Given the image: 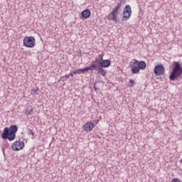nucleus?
Listing matches in <instances>:
<instances>
[{"label":"nucleus","mask_w":182,"mask_h":182,"mask_svg":"<svg viewBox=\"0 0 182 182\" xmlns=\"http://www.w3.org/2000/svg\"><path fill=\"white\" fill-rule=\"evenodd\" d=\"M182 67L178 61L172 62V71L169 75L170 80H178L181 77Z\"/></svg>","instance_id":"nucleus-1"},{"label":"nucleus","mask_w":182,"mask_h":182,"mask_svg":"<svg viewBox=\"0 0 182 182\" xmlns=\"http://www.w3.org/2000/svg\"><path fill=\"white\" fill-rule=\"evenodd\" d=\"M23 45L26 48H34L36 45V41L35 37L33 36H26L23 38Z\"/></svg>","instance_id":"nucleus-2"},{"label":"nucleus","mask_w":182,"mask_h":182,"mask_svg":"<svg viewBox=\"0 0 182 182\" xmlns=\"http://www.w3.org/2000/svg\"><path fill=\"white\" fill-rule=\"evenodd\" d=\"M1 138L3 139V140H9V141H12L13 140H15V137L10 132L9 128L8 127H5L4 129V131L1 134Z\"/></svg>","instance_id":"nucleus-3"},{"label":"nucleus","mask_w":182,"mask_h":182,"mask_svg":"<svg viewBox=\"0 0 182 182\" xmlns=\"http://www.w3.org/2000/svg\"><path fill=\"white\" fill-rule=\"evenodd\" d=\"M130 16H132V7L128 4L124 9L122 21H129Z\"/></svg>","instance_id":"nucleus-4"},{"label":"nucleus","mask_w":182,"mask_h":182,"mask_svg":"<svg viewBox=\"0 0 182 182\" xmlns=\"http://www.w3.org/2000/svg\"><path fill=\"white\" fill-rule=\"evenodd\" d=\"M164 72H166V68L163 64L156 65L154 70V73L156 76H161V75H164Z\"/></svg>","instance_id":"nucleus-5"},{"label":"nucleus","mask_w":182,"mask_h":182,"mask_svg":"<svg viewBox=\"0 0 182 182\" xmlns=\"http://www.w3.org/2000/svg\"><path fill=\"white\" fill-rule=\"evenodd\" d=\"M25 147V143L23 141H15L11 146L12 150L14 151H19V150H22Z\"/></svg>","instance_id":"nucleus-6"},{"label":"nucleus","mask_w":182,"mask_h":182,"mask_svg":"<svg viewBox=\"0 0 182 182\" xmlns=\"http://www.w3.org/2000/svg\"><path fill=\"white\" fill-rule=\"evenodd\" d=\"M134 65H136L139 70H144L146 69L147 64L144 61H139L137 60H134Z\"/></svg>","instance_id":"nucleus-7"},{"label":"nucleus","mask_w":182,"mask_h":182,"mask_svg":"<svg viewBox=\"0 0 182 182\" xmlns=\"http://www.w3.org/2000/svg\"><path fill=\"white\" fill-rule=\"evenodd\" d=\"M119 14L115 13V11H112L108 16L107 19L108 21H113L114 22H117V16Z\"/></svg>","instance_id":"nucleus-8"},{"label":"nucleus","mask_w":182,"mask_h":182,"mask_svg":"<svg viewBox=\"0 0 182 182\" xmlns=\"http://www.w3.org/2000/svg\"><path fill=\"white\" fill-rule=\"evenodd\" d=\"M93 127H95V125L92 122H87L84 124L83 126V130L84 132H92L93 130Z\"/></svg>","instance_id":"nucleus-9"},{"label":"nucleus","mask_w":182,"mask_h":182,"mask_svg":"<svg viewBox=\"0 0 182 182\" xmlns=\"http://www.w3.org/2000/svg\"><path fill=\"white\" fill-rule=\"evenodd\" d=\"M131 72L134 75H136L137 73H140V69L137 66V65H134V62L132 63V65H131Z\"/></svg>","instance_id":"nucleus-10"},{"label":"nucleus","mask_w":182,"mask_h":182,"mask_svg":"<svg viewBox=\"0 0 182 182\" xmlns=\"http://www.w3.org/2000/svg\"><path fill=\"white\" fill-rule=\"evenodd\" d=\"M90 15H92V13L88 9L82 11L81 13V16L84 18V19H87V18H90Z\"/></svg>","instance_id":"nucleus-11"},{"label":"nucleus","mask_w":182,"mask_h":182,"mask_svg":"<svg viewBox=\"0 0 182 182\" xmlns=\"http://www.w3.org/2000/svg\"><path fill=\"white\" fill-rule=\"evenodd\" d=\"M97 69V65L92 63V65L89 67H85V68H82L83 72H89V70H96Z\"/></svg>","instance_id":"nucleus-12"},{"label":"nucleus","mask_w":182,"mask_h":182,"mask_svg":"<svg viewBox=\"0 0 182 182\" xmlns=\"http://www.w3.org/2000/svg\"><path fill=\"white\" fill-rule=\"evenodd\" d=\"M9 130L10 131L11 134L14 136V139H16V135L15 134V133L18 132V127L16 125H11L9 128Z\"/></svg>","instance_id":"nucleus-13"},{"label":"nucleus","mask_w":182,"mask_h":182,"mask_svg":"<svg viewBox=\"0 0 182 182\" xmlns=\"http://www.w3.org/2000/svg\"><path fill=\"white\" fill-rule=\"evenodd\" d=\"M102 60H103V55L100 54L98 55V58H95V60H92V63H94L95 65H101Z\"/></svg>","instance_id":"nucleus-14"},{"label":"nucleus","mask_w":182,"mask_h":182,"mask_svg":"<svg viewBox=\"0 0 182 182\" xmlns=\"http://www.w3.org/2000/svg\"><path fill=\"white\" fill-rule=\"evenodd\" d=\"M110 60H102L100 67L101 68H109L110 66Z\"/></svg>","instance_id":"nucleus-15"},{"label":"nucleus","mask_w":182,"mask_h":182,"mask_svg":"<svg viewBox=\"0 0 182 182\" xmlns=\"http://www.w3.org/2000/svg\"><path fill=\"white\" fill-rule=\"evenodd\" d=\"M96 70H97V73L100 75H102V76H104V77L106 76L107 72L105 69H103V68L97 65Z\"/></svg>","instance_id":"nucleus-16"},{"label":"nucleus","mask_w":182,"mask_h":182,"mask_svg":"<svg viewBox=\"0 0 182 182\" xmlns=\"http://www.w3.org/2000/svg\"><path fill=\"white\" fill-rule=\"evenodd\" d=\"M24 113L26 116H31L33 113V108L32 107H27Z\"/></svg>","instance_id":"nucleus-17"},{"label":"nucleus","mask_w":182,"mask_h":182,"mask_svg":"<svg viewBox=\"0 0 182 182\" xmlns=\"http://www.w3.org/2000/svg\"><path fill=\"white\" fill-rule=\"evenodd\" d=\"M123 6V4L122 2L117 3V5L112 9V11L115 12L116 14H119V10L120 8Z\"/></svg>","instance_id":"nucleus-18"},{"label":"nucleus","mask_w":182,"mask_h":182,"mask_svg":"<svg viewBox=\"0 0 182 182\" xmlns=\"http://www.w3.org/2000/svg\"><path fill=\"white\" fill-rule=\"evenodd\" d=\"M73 73H74V75H80L81 73H84V71L83 69H78L73 71Z\"/></svg>","instance_id":"nucleus-19"},{"label":"nucleus","mask_w":182,"mask_h":182,"mask_svg":"<svg viewBox=\"0 0 182 182\" xmlns=\"http://www.w3.org/2000/svg\"><path fill=\"white\" fill-rule=\"evenodd\" d=\"M130 84H129V87H133L136 85V81L134 80H129Z\"/></svg>","instance_id":"nucleus-20"},{"label":"nucleus","mask_w":182,"mask_h":182,"mask_svg":"<svg viewBox=\"0 0 182 182\" xmlns=\"http://www.w3.org/2000/svg\"><path fill=\"white\" fill-rule=\"evenodd\" d=\"M38 90H39V88L34 87L31 90V95H36L38 93Z\"/></svg>","instance_id":"nucleus-21"},{"label":"nucleus","mask_w":182,"mask_h":182,"mask_svg":"<svg viewBox=\"0 0 182 182\" xmlns=\"http://www.w3.org/2000/svg\"><path fill=\"white\" fill-rule=\"evenodd\" d=\"M28 134L29 136H31V135L33 136V137L35 136V132H33V130H32L31 129H29L28 130Z\"/></svg>","instance_id":"nucleus-22"},{"label":"nucleus","mask_w":182,"mask_h":182,"mask_svg":"<svg viewBox=\"0 0 182 182\" xmlns=\"http://www.w3.org/2000/svg\"><path fill=\"white\" fill-rule=\"evenodd\" d=\"M171 182H180V179L177 178H174L173 179L171 180Z\"/></svg>","instance_id":"nucleus-23"},{"label":"nucleus","mask_w":182,"mask_h":182,"mask_svg":"<svg viewBox=\"0 0 182 182\" xmlns=\"http://www.w3.org/2000/svg\"><path fill=\"white\" fill-rule=\"evenodd\" d=\"M63 77H66L67 79H69V77H70V75L67 74Z\"/></svg>","instance_id":"nucleus-24"},{"label":"nucleus","mask_w":182,"mask_h":182,"mask_svg":"<svg viewBox=\"0 0 182 182\" xmlns=\"http://www.w3.org/2000/svg\"><path fill=\"white\" fill-rule=\"evenodd\" d=\"M68 75H70V76H71V77H73V72H70Z\"/></svg>","instance_id":"nucleus-25"},{"label":"nucleus","mask_w":182,"mask_h":182,"mask_svg":"<svg viewBox=\"0 0 182 182\" xmlns=\"http://www.w3.org/2000/svg\"><path fill=\"white\" fill-rule=\"evenodd\" d=\"M180 163H182V159H181Z\"/></svg>","instance_id":"nucleus-26"},{"label":"nucleus","mask_w":182,"mask_h":182,"mask_svg":"<svg viewBox=\"0 0 182 182\" xmlns=\"http://www.w3.org/2000/svg\"><path fill=\"white\" fill-rule=\"evenodd\" d=\"M179 182H182V181H180Z\"/></svg>","instance_id":"nucleus-27"}]
</instances>
